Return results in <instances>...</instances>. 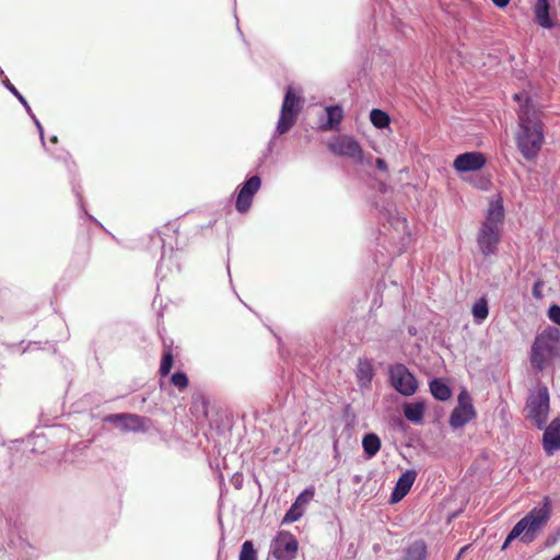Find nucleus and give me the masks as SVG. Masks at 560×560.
Wrapping results in <instances>:
<instances>
[{"label":"nucleus","instance_id":"f257e3e1","mask_svg":"<svg viewBox=\"0 0 560 560\" xmlns=\"http://www.w3.org/2000/svg\"><path fill=\"white\" fill-rule=\"evenodd\" d=\"M513 100L520 104L515 143L522 156L534 161L545 142L542 112L533 104L527 92L515 93Z\"/></svg>","mask_w":560,"mask_h":560},{"label":"nucleus","instance_id":"f03ea898","mask_svg":"<svg viewBox=\"0 0 560 560\" xmlns=\"http://www.w3.org/2000/svg\"><path fill=\"white\" fill-rule=\"evenodd\" d=\"M504 219L502 200L490 202L487 215L477 233V244L483 256L488 257L497 252L501 240Z\"/></svg>","mask_w":560,"mask_h":560},{"label":"nucleus","instance_id":"7ed1b4c3","mask_svg":"<svg viewBox=\"0 0 560 560\" xmlns=\"http://www.w3.org/2000/svg\"><path fill=\"white\" fill-rule=\"evenodd\" d=\"M559 355L560 331L549 327L535 338L530 351V363L534 369L542 371Z\"/></svg>","mask_w":560,"mask_h":560},{"label":"nucleus","instance_id":"20e7f679","mask_svg":"<svg viewBox=\"0 0 560 560\" xmlns=\"http://www.w3.org/2000/svg\"><path fill=\"white\" fill-rule=\"evenodd\" d=\"M302 97L290 86L285 92L277 124V132L279 135L287 133L294 126L298 115L302 109Z\"/></svg>","mask_w":560,"mask_h":560},{"label":"nucleus","instance_id":"39448f33","mask_svg":"<svg viewBox=\"0 0 560 560\" xmlns=\"http://www.w3.org/2000/svg\"><path fill=\"white\" fill-rule=\"evenodd\" d=\"M527 418L533 421L538 429L546 424L549 413V393L547 387H540L532 394L526 402Z\"/></svg>","mask_w":560,"mask_h":560},{"label":"nucleus","instance_id":"423d86ee","mask_svg":"<svg viewBox=\"0 0 560 560\" xmlns=\"http://www.w3.org/2000/svg\"><path fill=\"white\" fill-rule=\"evenodd\" d=\"M551 509L550 501L548 498H545L544 504L540 508L533 509L526 516H524L517 524V530H523L525 539L528 535H534L539 532L550 518Z\"/></svg>","mask_w":560,"mask_h":560},{"label":"nucleus","instance_id":"0eeeda50","mask_svg":"<svg viewBox=\"0 0 560 560\" xmlns=\"http://www.w3.org/2000/svg\"><path fill=\"white\" fill-rule=\"evenodd\" d=\"M390 385L401 395L411 396L418 389V381L415 375L401 363H396L388 369Z\"/></svg>","mask_w":560,"mask_h":560},{"label":"nucleus","instance_id":"6e6552de","mask_svg":"<svg viewBox=\"0 0 560 560\" xmlns=\"http://www.w3.org/2000/svg\"><path fill=\"white\" fill-rule=\"evenodd\" d=\"M331 153L353 160L355 163L363 162V149L351 136L340 135L327 143Z\"/></svg>","mask_w":560,"mask_h":560},{"label":"nucleus","instance_id":"1a4fd4ad","mask_svg":"<svg viewBox=\"0 0 560 560\" xmlns=\"http://www.w3.org/2000/svg\"><path fill=\"white\" fill-rule=\"evenodd\" d=\"M298 550L299 541L290 532H279L271 544V553L276 560H294Z\"/></svg>","mask_w":560,"mask_h":560},{"label":"nucleus","instance_id":"9d476101","mask_svg":"<svg viewBox=\"0 0 560 560\" xmlns=\"http://www.w3.org/2000/svg\"><path fill=\"white\" fill-rule=\"evenodd\" d=\"M475 417L476 411L471 404L470 396L466 392H462L458 395V405L454 408L450 416V425L453 429L463 428Z\"/></svg>","mask_w":560,"mask_h":560},{"label":"nucleus","instance_id":"9b49d317","mask_svg":"<svg viewBox=\"0 0 560 560\" xmlns=\"http://www.w3.org/2000/svg\"><path fill=\"white\" fill-rule=\"evenodd\" d=\"M261 185V179L259 176H252L248 178L244 185L241 187L235 208L238 212L245 213L252 206L254 195L259 190Z\"/></svg>","mask_w":560,"mask_h":560},{"label":"nucleus","instance_id":"f8f14e48","mask_svg":"<svg viewBox=\"0 0 560 560\" xmlns=\"http://www.w3.org/2000/svg\"><path fill=\"white\" fill-rule=\"evenodd\" d=\"M486 164V158L480 152H466L459 154L453 162L458 172H474L481 170Z\"/></svg>","mask_w":560,"mask_h":560},{"label":"nucleus","instance_id":"ddd939ff","mask_svg":"<svg viewBox=\"0 0 560 560\" xmlns=\"http://www.w3.org/2000/svg\"><path fill=\"white\" fill-rule=\"evenodd\" d=\"M542 444L549 455L560 450V418L553 419L546 428Z\"/></svg>","mask_w":560,"mask_h":560},{"label":"nucleus","instance_id":"4468645a","mask_svg":"<svg viewBox=\"0 0 560 560\" xmlns=\"http://www.w3.org/2000/svg\"><path fill=\"white\" fill-rule=\"evenodd\" d=\"M105 421L117 423L120 422L124 430L140 431L145 428V419L133 413H116L109 415Z\"/></svg>","mask_w":560,"mask_h":560},{"label":"nucleus","instance_id":"2eb2a0df","mask_svg":"<svg viewBox=\"0 0 560 560\" xmlns=\"http://www.w3.org/2000/svg\"><path fill=\"white\" fill-rule=\"evenodd\" d=\"M416 477L417 474L415 470H406L404 474H401L392 492V503L399 502L400 500H402V498L407 495L416 480Z\"/></svg>","mask_w":560,"mask_h":560},{"label":"nucleus","instance_id":"dca6fc26","mask_svg":"<svg viewBox=\"0 0 560 560\" xmlns=\"http://www.w3.org/2000/svg\"><path fill=\"white\" fill-rule=\"evenodd\" d=\"M374 376V369L370 360L368 359H359L357 369H355V377L357 382L361 387H368L371 385V382Z\"/></svg>","mask_w":560,"mask_h":560},{"label":"nucleus","instance_id":"f3484780","mask_svg":"<svg viewBox=\"0 0 560 560\" xmlns=\"http://www.w3.org/2000/svg\"><path fill=\"white\" fill-rule=\"evenodd\" d=\"M327 121L320 125V130H335L339 127L343 119V110L339 105H331L325 108Z\"/></svg>","mask_w":560,"mask_h":560},{"label":"nucleus","instance_id":"a211bd4d","mask_svg":"<svg viewBox=\"0 0 560 560\" xmlns=\"http://www.w3.org/2000/svg\"><path fill=\"white\" fill-rule=\"evenodd\" d=\"M549 2L548 0H537L534 7V14L537 24L544 28L553 27V23L549 16Z\"/></svg>","mask_w":560,"mask_h":560},{"label":"nucleus","instance_id":"6ab92c4d","mask_svg":"<svg viewBox=\"0 0 560 560\" xmlns=\"http://www.w3.org/2000/svg\"><path fill=\"white\" fill-rule=\"evenodd\" d=\"M402 552V560H425L427 545L423 540H416L410 542Z\"/></svg>","mask_w":560,"mask_h":560},{"label":"nucleus","instance_id":"aec40b11","mask_svg":"<svg viewBox=\"0 0 560 560\" xmlns=\"http://www.w3.org/2000/svg\"><path fill=\"white\" fill-rule=\"evenodd\" d=\"M425 406L421 401L405 404L404 416L412 423H421L424 416Z\"/></svg>","mask_w":560,"mask_h":560},{"label":"nucleus","instance_id":"412c9836","mask_svg":"<svg viewBox=\"0 0 560 560\" xmlns=\"http://www.w3.org/2000/svg\"><path fill=\"white\" fill-rule=\"evenodd\" d=\"M362 446L368 458H371L378 453L381 440L375 433H368L363 436Z\"/></svg>","mask_w":560,"mask_h":560},{"label":"nucleus","instance_id":"4be33fe9","mask_svg":"<svg viewBox=\"0 0 560 560\" xmlns=\"http://www.w3.org/2000/svg\"><path fill=\"white\" fill-rule=\"evenodd\" d=\"M430 392L434 398L445 401L451 398V388L440 380H433L430 383Z\"/></svg>","mask_w":560,"mask_h":560},{"label":"nucleus","instance_id":"5701e85b","mask_svg":"<svg viewBox=\"0 0 560 560\" xmlns=\"http://www.w3.org/2000/svg\"><path fill=\"white\" fill-rule=\"evenodd\" d=\"M471 313L476 323H482L489 315L488 301L486 298H480L472 305Z\"/></svg>","mask_w":560,"mask_h":560},{"label":"nucleus","instance_id":"b1692460","mask_svg":"<svg viewBox=\"0 0 560 560\" xmlns=\"http://www.w3.org/2000/svg\"><path fill=\"white\" fill-rule=\"evenodd\" d=\"M173 364H174V355H173L172 349H171V347H166L165 350L163 351V355L161 359V364H160V369H159L160 375L163 377L167 376L173 368Z\"/></svg>","mask_w":560,"mask_h":560},{"label":"nucleus","instance_id":"393cba45","mask_svg":"<svg viewBox=\"0 0 560 560\" xmlns=\"http://www.w3.org/2000/svg\"><path fill=\"white\" fill-rule=\"evenodd\" d=\"M370 120L374 127L380 129L387 127L390 122L388 114L377 108L371 110Z\"/></svg>","mask_w":560,"mask_h":560},{"label":"nucleus","instance_id":"a878e982","mask_svg":"<svg viewBox=\"0 0 560 560\" xmlns=\"http://www.w3.org/2000/svg\"><path fill=\"white\" fill-rule=\"evenodd\" d=\"M238 560H257V552L250 540L243 542Z\"/></svg>","mask_w":560,"mask_h":560},{"label":"nucleus","instance_id":"bb28decb","mask_svg":"<svg viewBox=\"0 0 560 560\" xmlns=\"http://www.w3.org/2000/svg\"><path fill=\"white\" fill-rule=\"evenodd\" d=\"M171 383L182 392L188 387L189 381L186 373L177 371L171 376Z\"/></svg>","mask_w":560,"mask_h":560},{"label":"nucleus","instance_id":"cd10ccee","mask_svg":"<svg viewBox=\"0 0 560 560\" xmlns=\"http://www.w3.org/2000/svg\"><path fill=\"white\" fill-rule=\"evenodd\" d=\"M313 498H314V490L306 489L302 493L299 494L294 504L299 509H301L302 506L306 505Z\"/></svg>","mask_w":560,"mask_h":560},{"label":"nucleus","instance_id":"c85d7f7f","mask_svg":"<svg viewBox=\"0 0 560 560\" xmlns=\"http://www.w3.org/2000/svg\"><path fill=\"white\" fill-rule=\"evenodd\" d=\"M302 516L301 509H299L294 503L289 509L283 517V523H293L296 522Z\"/></svg>","mask_w":560,"mask_h":560},{"label":"nucleus","instance_id":"c756f323","mask_svg":"<svg viewBox=\"0 0 560 560\" xmlns=\"http://www.w3.org/2000/svg\"><path fill=\"white\" fill-rule=\"evenodd\" d=\"M548 318L557 324V325H560V306L557 305V304H552L549 308H548Z\"/></svg>","mask_w":560,"mask_h":560},{"label":"nucleus","instance_id":"7c9ffc66","mask_svg":"<svg viewBox=\"0 0 560 560\" xmlns=\"http://www.w3.org/2000/svg\"><path fill=\"white\" fill-rule=\"evenodd\" d=\"M523 533V530H517V524H515L510 534L508 535L502 548L505 549L513 539L517 538Z\"/></svg>","mask_w":560,"mask_h":560},{"label":"nucleus","instance_id":"2f4dec72","mask_svg":"<svg viewBox=\"0 0 560 560\" xmlns=\"http://www.w3.org/2000/svg\"><path fill=\"white\" fill-rule=\"evenodd\" d=\"M541 287H542V281L538 280L534 287H533V295L536 298V299H541L542 298V292H541Z\"/></svg>","mask_w":560,"mask_h":560},{"label":"nucleus","instance_id":"473e14b6","mask_svg":"<svg viewBox=\"0 0 560 560\" xmlns=\"http://www.w3.org/2000/svg\"><path fill=\"white\" fill-rule=\"evenodd\" d=\"M375 165L378 170L383 171V172H387L388 167H387V163L385 162V160L378 158L376 159L375 161Z\"/></svg>","mask_w":560,"mask_h":560},{"label":"nucleus","instance_id":"72a5a7b5","mask_svg":"<svg viewBox=\"0 0 560 560\" xmlns=\"http://www.w3.org/2000/svg\"><path fill=\"white\" fill-rule=\"evenodd\" d=\"M491 1L493 2L494 5H497L500 9L505 8L510 3V0H491Z\"/></svg>","mask_w":560,"mask_h":560},{"label":"nucleus","instance_id":"f704fd0d","mask_svg":"<svg viewBox=\"0 0 560 560\" xmlns=\"http://www.w3.org/2000/svg\"><path fill=\"white\" fill-rule=\"evenodd\" d=\"M8 89L19 97V100L23 103H25L24 98L22 97V95L18 92V90L14 88V85H12L11 83H9L8 85Z\"/></svg>","mask_w":560,"mask_h":560},{"label":"nucleus","instance_id":"c9c22d12","mask_svg":"<svg viewBox=\"0 0 560 560\" xmlns=\"http://www.w3.org/2000/svg\"><path fill=\"white\" fill-rule=\"evenodd\" d=\"M466 549H467V546L462 547V549H460V551H459V553H458V557H460V555H462Z\"/></svg>","mask_w":560,"mask_h":560},{"label":"nucleus","instance_id":"e433bc0d","mask_svg":"<svg viewBox=\"0 0 560 560\" xmlns=\"http://www.w3.org/2000/svg\"><path fill=\"white\" fill-rule=\"evenodd\" d=\"M551 560H560V553L557 557L552 558Z\"/></svg>","mask_w":560,"mask_h":560}]
</instances>
